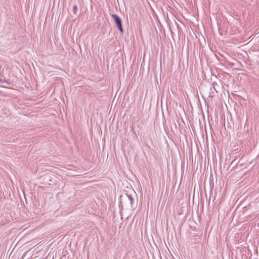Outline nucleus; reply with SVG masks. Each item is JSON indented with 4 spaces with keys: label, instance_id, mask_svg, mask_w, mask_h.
Instances as JSON below:
<instances>
[{
    "label": "nucleus",
    "instance_id": "f257e3e1",
    "mask_svg": "<svg viewBox=\"0 0 259 259\" xmlns=\"http://www.w3.org/2000/svg\"><path fill=\"white\" fill-rule=\"evenodd\" d=\"M113 22L116 24L119 31L123 33V29L122 25V20L121 18L116 14H110Z\"/></svg>",
    "mask_w": 259,
    "mask_h": 259
},
{
    "label": "nucleus",
    "instance_id": "f03ea898",
    "mask_svg": "<svg viewBox=\"0 0 259 259\" xmlns=\"http://www.w3.org/2000/svg\"><path fill=\"white\" fill-rule=\"evenodd\" d=\"M125 195L128 198V200L130 201V204L132 206H133V203L134 202V198H133L131 194H128V193H125Z\"/></svg>",
    "mask_w": 259,
    "mask_h": 259
},
{
    "label": "nucleus",
    "instance_id": "7ed1b4c3",
    "mask_svg": "<svg viewBox=\"0 0 259 259\" xmlns=\"http://www.w3.org/2000/svg\"><path fill=\"white\" fill-rule=\"evenodd\" d=\"M77 7L76 5H74L73 7V12L74 14H76L77 11Z\"/></svg>",
    "mask_w": 259,
    "mask_h": 259
},
{
    "label": "nucleus",
    "instance_id": "20e7f679",
    "mask_svg": "<svg viewBox=\"0 0 259 259\" xmlns=\"http://www.w3.org/2000/svg\"><path fill=\"white\" fill-rule=\"evenodd\" d=\"M0 82H5L6 81V80L4 79H2V78H0Z\"/></svg>",
    "mask_w": 259,
    "mask_h": 259
}]
</instances>
